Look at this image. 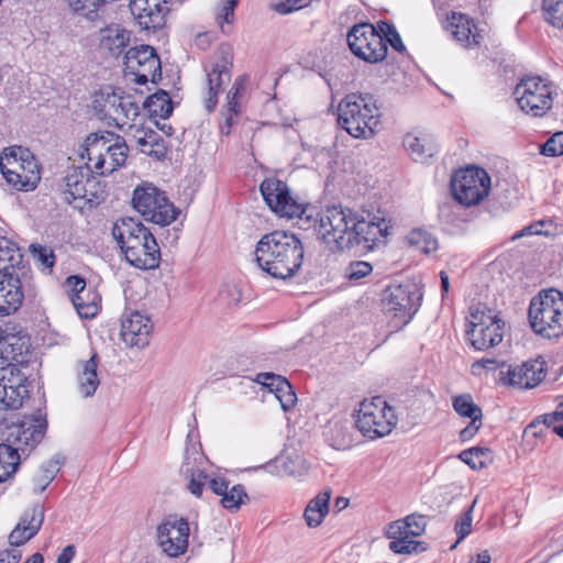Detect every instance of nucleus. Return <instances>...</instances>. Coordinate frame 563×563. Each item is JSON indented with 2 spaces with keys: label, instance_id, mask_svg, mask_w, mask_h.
<instances>
[{
  "label": "nucleus",
  "instance_id": "79ce46f5",
  "mask_svg": "<svg viewBox=\"0 0 563 563\" xmlns=\"http://www.w3.org/2000/svg\"><path fill=\"white\" fill-rule=\"evenodd\" d=\"M459 459L473 470H482L492 462L493 455L488 448L474 446L462 451Z\"/></svg>",
  "mask_w": 563,
  "mask_h": 563
},
{
  "label": "nucleus",
  "instance_id": "de8ad7c7",
  "mask_svg": "<svg viewBox=\"0 0 563 563\" xmlns=\"http://www.w3.org/2000/svg\"><path fill=\"white\" fill-rule=\"evenodd\" d=\"M477 503V498L468 506V508L462 514V516L455 521L454 531L457 534L456 542L451 547L455 549L457 543L464 540L472 531L473 510Z\"/></svg>",
  "mask_w": 563,
  "mask_h": 563
},
{
  "label": "nucleus",
  "instance_id": "2eb2a0df",
  "mask_svg": "<svg viewBox=\"0 0 563 563\" xmlns=\"http://www.w3.org/2000/svg\"><path fill=\"white\" fill-rule=\"evenodd\" d=\"M471 324L468 334L476 350H487L503 341L505 322L485 307L471 308Z\"/></svg>",
  "mask_w": 563,
  "mask_h": 563
},
{
  "label": "nucleus",
  "instance_id": "69168bd1",
  "mask_svg": "<svg viewBox=\"0 0 563 563\" xmlns=\"http://www.w3.org/2000/svg\"><path fill=\"white\" fill-rule=\"evenodd\" d=\"M540 418L534 419L523 430V438H539L543 435L545 428H540Z\"/></svg>",
  "mask_w": 563,
  "mask_h": 563
},
{
  "label": "nucleus",
  "instance_id": "39448f33",
  "mask_svg": "<svg viewBox=\"0 0 563 563\" xmlns=\"http://www.w3.org/2000/svg\"><path fill=\"white\" fill-rule=\"evenodd\" d=\"M355 212L342 206H328L319 213L316 231L331 252H342L354 246Z\"/></svg>",
  "mask_w": 563,
  "mask_h": 563
},
{
  "label": "nucleus",
  "instance_id": "dca6fc26",
  "mask_svg": "<svg viewBox=\"0 0 563 563\" xmlns=\"http://www.w3.org/2000/svg\"><path fill=\"white\" fill-rule=\"evenodd\" d=\"M347 44L355 56L371 64L387 55L386 41L371 23L355 24L347 33Z\"/></svg>",
  "mask_w": 563,
  "mask_h": 563
},
{
  "label": "nucleus",
  "instance_id": "ddd939ff",
  "mask_svg": "<svg viewBox=\"0 0 563 563\" xmlns=\"http://www.w3.org/2000/svg\"><path fill=\"white\" fill-rule=\"evenodd\" d=\"M92 108L100 119L108 120V124L119 129L129 125L140 114V107L130 96L123 97L108 90L96 93Z\"/></svg>",
  "mask_w": 563,
  "mask_h": 563
},
{
  "label": "nucleus",
  "instance_id": "13d9d810",
  "mask_svg": "<svg viewBox=\"0 0 563 563\" xmlns=\"http://www.w3.org/2000/svg\"><path fill=\"white\" fill-rule=\"evenodd\" d=\"M310 0H282L272 4V9L279 14H288L307 7Z\"/></svg>",
  "mask_w": 563,
  "mask_h": 563
},
{
  "label": "nucleus",
  "instance_id": "b1692460",
  "mask_svg": "<svg viewBox=\"0 0 563 563\" xmlns=\"http://www.w3.org/2000/svg\"><path fill=\"white\" fill-rule=\"evenodd\" d=\"M153 325L151 320L139 311L125 312L121 320V336L125 344L145 347L150 343Z\"/></svg>",
  "mask_w": 563,
  "mask_h": 563
},
{
  "label": "nucleus",
  "instance_id": "7c9ffc66",
  "mask_svg": "<svg viewBox=\"0 0 563 563\" xmlns=\"http://www.w3.org/2000/svg\"><path fill=\"white\" fill-rule=\"evenodd\" d=\"M131 42V32L120 24H111L100 31V48L113 57L126 52Z\"/></svg>",
  "mask_w": 563,
  "mask_h": 563
},
{
  "label": "nucleus",
  "instance_id": "f257e3e1",
  "mask_svg": "<svg viewBox=\"0 0 563 563\" xmlns=\"http://www.w3.org/2000/svg\"><path fill=\"white\" fill-rule=\"evenodd\" d=\"M303 255V245L298 236L283 230L264 234L254 251L257 266L273 278L284 280L300 269Z\"/></svg>",
  "mask_w": 563,
  "mask_h": 563
},
{
  "label": "nucleus",
  "instance_id": "e433bc0d",
  "mask_svg": "<svg viewBox=\"0 0 563 563\" xmlns=\"http://www.w3.org/2000/svg\"><path fill=\"white\" fill-rule=\"evenodd\" d=\"M330 498V490H324L319 493L308 503L303 512V518L309 527L314 528L322 523L324 517L329 512Z\"/></svg>",
  "mask_w": 563,
  "mask_h": 563
},
{
  "label": "nucleus",
  "instance_id": "a211bd4d",
  "mask_svg": "<svg viewBox=\"0 0 563 563\" xmlns=\"http://www.w3.org/2000/svg\"><path fill=\"white\" fill-rule=\"evenodd\" d=\"M124 66L129 74L134 75V81L139 85L148 81L156 84L162 78L161 59L148 45L129 48L124 55Z\"/></svg>",
  "mask_w": 563,
  "mask_h": 563
},
{
  "label": "nucleus",
  "instance_id": "f03ea898",
  "mask_svg": "<svg viewBox=\"0 0 563 563\" xmlns=\"http://www.w3.org/2000/svg\"><path fill=\"white\" fill-rule=\"evenodd\" d=\"M126 261L136 268L154 269L161 262V251L152 232L134 218H122L112 228Z\"/></svg>",
  "mask_w": 563,
  "mask_h": 563
},
{
  "label": "nucleus",
  "instance_id": "9d476101",
  "mask_svg": "<svg viewBox=\"0 0 563 563\" xmlns=\"http://www.w3.org/2000/svg\"><path fill=\"white\" fill-rule=\"evenodd\" d=\"M132 206L145 220L162 227L170 224L178 216V209L165 192L152 184H143L134 189Z\"/></svg>",
  "mask_w": 563,
  "mask_h": 563
},
{
  "label": "nucleus",
  "instance_id": "37998d69",
  "mask_svg": "<svg viewBox=\"0 0 563 563\" xmlns=\"http://www.w3.org/2000/svg\"><path fill=\"white\" fill-rule=\"evenodd\" d=\"M452 406L460 417L470 418L471 420H483V411L481 407L473 401V397L470 394L453 397Z\"/></svg>",
  "mask_w": 563,
  "mask_h": 563
},
{
  "label": "nucleus",
  "instance_id": "09e8293b",
  "mask_svg": "<svg viewBox=\"0 0 563 563\" xmlns=\"http://www.w3.org/2000/svg\"><path fill=\"white\" fill-rule=\"evenodd\" d=\"M245 498H247V494L244 486L238 484L227 489L221 498V504L225 509L238 510Z\"/></svg>",
  "mask_w": 563,
  "mask_h": 563
},
{
  "label": "nucleus",
  "instance_id": "49530a36",
  "mask_svg": "<svg viewBox=\"0 0 563 563\" xmlns=\"http://www.w3.org/2000/svg\"><path fill=\"white\" fill-rule=\"evenodd\" d=\"M407 240L411 246H415L426 254L432 253L438 249L437 239L429 231L423 229L412 230Z\"/></svg>",
  "mask_w": 563,
  "mask_h": 563
},
{
  "label": "nucleus",
  "instance_id": "3c124183",
  "mask_svg": "<svg viewBox=\"0 0 563 563\" xmlns=\"http://www.w3.org/2000/svg\"><path fill=\"white\" fill-rule=\"evenodd\" d=\"M64 461L65 459L63 455L55 454L49 461L41 466V482H43V484L40 487V492H43L46 486L54 479L56 474L59 472L60 465L64 463Z\"/></svg>",
  "mask_w": 563,
  "mask_h": 563
},
{
  "label": "nucleus",
  "instance_id": "052dcab7",
  "mask_svg": "<svg viewBox=\"0 0 563 563\" xmlns=\"http://www.w3.org/2000/svg\"><path fill=\"white\" fill-rule=\"evenodd\" d=\"M404 522L409 530V534L415 538L424 532L427 522L423 516L409 515L404 519Z\"/></svg>",
  "mask_w": 563,
  "mask_h": 563
},
{
  "label": "nucleus",
  "instance_id": "72a5a7b5",
  "mask_svg": "<svg viewBox=\"0 0 563 563\" xmlns=\"http://www.w3.org/2000/svg\"><path fill=\"white\" fill-rule=\"evenodd\" d=\"M2 336L0 350L4 354L5 358L16 363L26 362L25 355L29 353L30 339L27 336L10 332L8 327H5V332Z\"/></svg>",
  "mask_w": 563,
  "mask_h": 563
},
{
  "label": "nucleus",
  "instance_id": "4c0bfd02",
  "mask_svg": "<svg viewBox=\"0 0 563 563\" xmlns=\"http://www.w3.org/2000/svg\"><path fill=\"white\" fill-rule=\"evenodd\" d=\"M21 453L9 442L0 443V483L11 478L18 471Z\"/></svg>",
  "mask_w": 563,
  "mask_h": 563
},
{
  "label": "nucleus",
  "instance_id": "c03bdc74",
  "mask_svg": "<svg viewBox=\"0 0 563 563\" xmlns=\"http://www.w3.org/2000/svg\"><path fill=\"white\" fill-rule=\"evenodd\" d=\"M70 300L81 318H93L98 313V295L93 291H90V297H87V295H70Z\"/></svg>",
  "mask_w": 563,
  "mask_h": 563
},
{
  "label": "nucleus",
  "instance_id": "c9c22d12",
  "mask_svg": "<svg viewBox=\"0 0 563 563\" xmlns=\"http://www.w3.org/2000/svg\"><path fill=\"white\" fill-rule=\"evenodd\" d=\"M140 151L156 159H164L167 155V146L164 139L154 130L142 131L135 136Z\"/></svg>",
  "mask_w": 563,
  "mask_h": 563
},
{
  "label": "nucleus",
  "instance_id": "9b49d317",
  "mask_svg": "<svg viewBox=\"0 0 563 563\" xmlns=\"http://www.w3.org/2000/svg\"><path fill=\"white\" fill-rule=\"evenodd\" d=\"M47 424L46 413L38 409L8 426L4 440L13 445L21 455H29L43 441Z\"/></svg>",
  "mask_w": 563,
  "mask_h": 563
},
{
  "label": "nucleus",
  "instance_id": "4d7b16f0",
  "mask_svg": "<svg viewBox=\"0 0 563 563\" xmlns=\"http://www.w3.org/2000/svg\"><path fill=\"white\" fill-rule=\"evenodd\" d=\"M420 542L412 540V538L404 539L402 541H390L389 550L397 554H411L423 551L419 549Z\"/></svg>",
  "mask_w": 563,
  "mask_h": 563
},
{
  "label": "nucleus",
  "instance_id": "f8f14e48",
  "mask_svg": "<svg viewBox=\"0 0 563 563\" xmlns=\"http://www.w3.org/2000/svg\"><path fill=\"white\" fill-rule=\"evenodd\" d=\"M453 197L461 205H478L490 190V177L484 168L471 166L460 169L451 180Z\"/></svg>",
  "mask_w": 563,
  "mask_h": 563
},
{
  "label": "nucleus",
  "instance_id": "c85d7f7f",
  "mask_svg": "<svg viewBox=\"0 0 563 563\" xmlns=\"http://www.w3.org/2000/svg\"><path fill=\"white\" fill-rule=\"evenodd\" d=\"M449 22L452 36L463 47L475 48L481 45L483 35L475 22L466 14L453 12Z\"/></svg>",
  "mask_w": 563,
  "mask_h": 563
},
{
  "label": "nucleus",
  "instance_id": "1a4fd4ad",
  "mask_svg": "<svg viewBox=\"0 0 563 563\" xmlns=\"http://www.w3.org/2000/svg\"><path fill=\"white\" fill-rule=\"evenodd\" d=\"M355 417L356 428L372 440L389 434L397 423L394 409L382 397L363 400Z\"/></svg>",
  "mask_w": 563,
  "mask_h": 563
},
{
  "label": "nucleus",
  "instance_id": "774afa93",
  "mask_svg": "<svg viewBox=\"0 0 563 563\" xmlns=\"http://www.w3.org/2000/svg\"><path fill=\"white\" fill-rule=\"evenodd\" d=\"M210 489L219 496H223L228 489V482L222 477L212 478L209 482Z\"/></svg>",
  "mask_w": 563,
  "mask_h": 563
},
{
  "label": "nucleus",
  "instance_id": "2f4dec72",
  "mask_svg": "<svg viewBox=\"0 0 563 563\" xmlns=\"http://www.w3.org/2000/svg\"><path fill=\"white\" fill-rule=\"evenodd\" d=\"M22 263L23 254L18 244L5 236H0V272L27 273Z\"/></svg>",
  "mask_w": 563,
  "mask_h": 563
},
{
  "label": "nucleus",
  "instance_id": "4468645a",
  "mask_svg": "<svg viewBox=\"0 0 563 563\" xmlns=\"http://www.w3.org/2000/svg\"><path fill=\"white\" fill-rule=\"evenodd\" d=\"M552 93L551 84L539 76L521 79L514 91L521 110L533 117H542L551 109Z\"/></svg>",
  "mask_w": 563,
  "mask_h": 563
},
{
  "label": "nucleus",
  "instance_id": "8fccbe9b",
  "mask_svg": "<svg viewBox=\"0 0 563 563\" xmlns=\"http://www.w3.org/2000/svg\"><path fill=\"white\" fill-rule=\"evenodd\" d=\"M543 10L549 23L563 29V0H543Z\"/></svg>",
  "mask_w": 563,
  "mask_h": 563
},
{
  "label": "nucleus",
  "instance_id": "a18cd8bd",
  "mask_svg": "<svg viewBox=\"0 0 563 563\" xmlns=\"http://www.w3.org/2000/svg\"><path fill=\"white\" fill-rule=\"evenodd\" d=\"M238 3V0H219L216 3L213 15L222 33H227L224 24H232L234 22V12Z\"/></svg>",
  "mask_w": 563,
  "mask_h": 563
},
{
  "label": "nucleus",
  "instance_id": "6ab92c4d",
  "mask_svg": "<svg viewBox=\"0 0 563 563\" xmlns=\"http://www.w3.org/2000/svg\"><path fill=\"white\" fill-rule=\"evenodd\" d=\"M157 543L169 558L184 554L188 548L189 523L187 519L168 516L156 529Z\"/></svg>",
  "mask_w": 563,
  "mask_h": 563
},
{
  "label": "nucleus",
  "instance_id": "5fc2aeb1",
  "mask_svg": "<svg viewBox=\"0 0 563 563\" xmlns=\"http://www.w3.org/2000/svg\"><path fill=\"white\" fill-rule=\"evenodd\" d=\"M541 154L545 156L563 155V132L554 133L542 146Z\"/></svg>",
  "mask_w": 563,
  "mask_h": 563
},
{
  "label": "nucleus",
  "instance_id": "6e6d98bb",
  "mask_svg": "<svg viewBox=\"0 0 563 563\" xmlns=\"http://www.w3.org/2000/svg\"><path fill=\"white\" fill-rule=\"evenodd\" d=\"M31 252L35 261L45 268H52L55 264V255L52 249L42 245H31Z\"/></svg>",
  "mask_w": 563,
  "mask_h": 563
},
{
  "label": "nucleus",
  "instance_id": "0e129e2a",
  "mask_svg": "<svg viewBox=\"0 0 563 563\" xmlns=\"http://www.w3.org/2000/svg\"><path fill=\"white\" fill-rule=\"evenodd\" d=\"M482 424V420H471V422L460 431V440L462 442H466L473 439L481 429Z\"/></svg>",
  "mask_w": 563,
  "mask_h": 563
},
{
  "label": "nucleus",
  "instance_id": "aec40b11",
  "mask_svg": "<svg viewBox=\"0 0 563 563\" xmlns=\"http://www.w3.org/2000/svg\"><path fill=\"white\" fill-rule=\"evenodd\" d=\"M260 191L272 211L280 217L295 218L303 213V208L290 195L285 181L277 178H266L260 186Z\"/></svg>",
  "mask_w": 563,
  "mask_h": 563
},
{
  "label": "nucleus",
  "instance_id": "58836bf2",
  "mask_svg": "<svg viewBox=\"0 0 563 563\" xmlns=\"http://www.w3.org/2000/svg\"><path fill=\"white\" fill-rule=\"evenodd\" d=\"M151 117L167 119L173 113V101L165 90L147 97L143 103Z\"/></svg>",
  "mask_w": 563,
  "mask_h": 563
},
{
  "label": "nucleus",
  "instance_id": "a19ab883",
  "mask_svg": "<svg viewBox=\"0 0 563 563\" xmlns=\"http://www.w3.org/2000/svg\"><path fill=\"white\" fill-rule=\"evenodd\" d=\"M404 147L415 161H423L432 156V146L426 137H420L413 133H407L402 141Z\"/></svg>",
  "mask_w": 563,
  "mask_h": 563
},
{
  "label": "nucleus",
  "instance_id": "473e14b6",
  "mask_svg": "<svg viewBox=\"0 0 563 563\" xmlns=\"http://www.w3.org/2000/svg\"><path fill=\"white\" fill-rule=\"evenodd\" d=\"M97 368L98 357L96 353L89 360L79 363L77 388L85 398L93 396L100 384Z\"/></svg>",
  "mask_w": 563,
  "mask_h": 563
},
{
  "label": "nucleus",
  "instance_id": "412c9836",
  "mask_svg": "<svg viewBox=\"0 0 563 563\" xmlns=\"http://www.w3.org/2000/svg\"><path fill=\"white\" fill-rule=\"evenodd\" d=\"M26 376L15 365L0 368V409H19L27 394Z\"/></svg>",
  "mask_w": 563,
  "mask_h": 563
},
{
  "label": "nucleus",
  "instance_id": "a878e982",
  "mask_svg": "<svg viewBox=\"0 0 563 563\" xmlns=\"http://www.w3.org/2000/svg\"><path fill=\"white\" fill-rule=\"evenodd\" d=\"M44 521V509L35 505L26 509L21 516L18 525L9 534V543L12 547H20L37 534Z\"/></svg>",
  "mask_w": 563,
  "mask_h": 563
},
{
  "label": "nucleus",
  "instance_id": "f704fd0d",
  "mask_svg": "<svg viewBox=\"0 0 563 563\" xmlns=\"http://www.w3.org/2000/svg\"><path fill=\"white\" fill-rule=\"evenodd\" d=\"M191 455H199L192 450ZM181 475L188 479L187 488L196 497H200L202 494L203 486L208 479L207 474L197 466V457H194V462L190 461V452L186 451L185 461L180 467Z\"/></svg>",
  "mask_w": 563,
  "mask_h": 563
},
{
  "label": "nucleus",
  "instance_id": "cd10ccee",
  "mask_svg": "<svg viewBox=\"0 0 563 563\" xmlns=\"http://www.w3.org/2000/svg\"><path fill=\"white\" fill-rule=\"evenodd\" d=\"M507 374L510 385L526 389L533 388L545 377V362L539 358L528 361L519 366L510 367Z\"/></svg>",
  "mask_w": 563,
  "mask_h": 563
},
{
  "label": "nucleus",
  "instance_id": "423d86ee",
  "mask_svg": "<svg viewBox=\"0 0 563 563\" xmlns=\"http://www.w3.org/2000/svg\"><path fill=\"white\" fill-rule=\"evenodd\" d=\"M528 317L534 333L548 339L563 335V292L554 288L540 291L530 301Z\"/></svg>",
  "mask_w": 563,
  "mask_h": 563
},
{
  "label": "nucleus",
  "instance_id": "393cba45",
  "mask_svg": "<svg viewBox=\"0 0 563 563\" xmlns=\"http://www.w3.org/2000/svg\"><path fill=\"white\" fill-rule=\"evenodd\" d=\"M231 73L232 60L228 54H222L211 70L207 71L205 107L208 112H212L216 109L218 95L222 91V85L230 81Z\"/></svg>",
  "mask_w": 563,
  "mask_h": 563
},
{
  "label": "nucleus",
  "instance_id": "e2e57ef3",
  "mask_svg": "<svg viewBox=\"0 0 563 563\" xmlns=\"http://www.w3.org/2000/svg\"><path fill=\"white\" fill-rule=\"evenodd\" d=\"M66 283L70 288V295H87V297H90V290L86 289V282L84 278L71 275L66 279Z\"/></svg>",
  "mask_w": 563,
  "mask_h": 563
},
{
  "label": "nucleus",
  "instance_id": "7ed1b4c3",
  "mask_svg": "<svg viewBox=\"0 0 563 563\" xmlns=\"http://www.w3.org/2000/svg\"><path fill=\"white\" fill-rule=\"evenodd\" d=\"M338 123L355 139H372L380 125V111L371 93H350L338 107Z\"/></svg>",
  "mask_w": 563,
  "mask_h": 563
},
{
  "label": "nucleus",
  "instance_id": "f3484780",
  "mask_svg": "<svg viewBox=\"0 0 563 563\" xmlns=\"http://www.w3.org/2000/svg\"><path fill=\"white\" fill-rule=\"evenodd\" d=\"M421 297L413 285H394L384 291L382 307L385 313L406 324L418 311Z\"/></svg>",
  "mask_w": 563,
  "mask_h": 563
},
{
  "label": "nucleus",
  "instance_id": "6e6552de",
  "mask_svg": "<svg viewBox=\"0 0 563 563\" xmlns=\"http://www.w3.org/2000/svg\"><path fill=\"white\" fill-rule=\"evenodd\" d=\"M92 173L89 163L85 167L69 169L60 187L62 199L68 205L78 203V208H82L80 203L90 207L98 205L103 190Z\"/></svg>",
  "mask_w": 563,
  "mask_h": 563
},
{
  "label": "nucleus",
  "instance_id": "5701e85b",
  "mask_svg": "<svg viewBox=\"0 0 563 563\" xmlns=\"http://www.w3.org/2000/svg\"><path fill=\"white\" fill-rule=\"evenodd\" d=\"M27 273L0 272V316L5 317L15 313L24 299L27 284Z\"/></svg>",
  "mask_w": 563,
  "mask_h": 563
},
{
  "label": "nucleus",
  "instance_id": "0eeeda50",
  "mask_svg": "<svg viewBox=\"0 0 563 563\" xmlns=\"http://www.w3.org/2000/svg\"><path fill=\"white\" fill-rule=\"evenodd\" d=\"M0 170L18 190H33L41 180L40 166L31 152L21 146L7 148L0 156Z\"/></svg>",
  "mask_w": 563,
  "mask_h": 563
},
{
  "label": "nucleus",
  "instance_id": "338daca9",
  "mask_svg": "<svg viewBox=\"0 0 563 563\" xmlns=\"http://www.w3.org/2000/svg\"><path fill=\"white\" fill-rule=\"evenodd\" d=\"M540 418V422L543 423L545 429L554 422L563 420V409L558 405L556 409L551 413H545Z\"/></svg>",
  "mask_w": 563,
  "mask_h": 563
},
{
  "label": "nucleus",
  "instance_id": "4be33fe9",
  "mask_svg": "<svg viewBox=\"0 0 563 563\" xmlns=\"http://www.w3.org/2000/svg\"><path fill=\"white\" fill-rule=\"evenodd\" d=\"M170 0H130V11L137 25L145 31L165 26Z\"/></svg>",
  "mask_w": 563,
  "mask_h": 563
},
{
  "label": "nucleus",
  "instance_id": "bb28decb",
  "mask_svg": "<svg viewBox=\"0 0 563 563\" xmlns=\"http://www.w3.org/2000/svg\"><path fill=\"white\" fill-rule=\"evenodd\" d=\"M354 222H356L355 229H353L354 245H361L365 249L373 250L380 242H384L387 236L388 225L385 219L374 217L373 220L358 219L355 213Z\"/></svg>",
  "mask_w": 563,
  "mask_h": 563
},
{
  "label": "nucleus",
  "instance_id": "680f3d73",
  "mask_svg": "<svg viewBox=\"0 0 563 563\" xmlns=\"http://www.w3.org/2000/svg\"><path fill=\"white\" fill-rule=\"evenodd\" d=\"M246 82H247V77L245 75H241V76L236 77L233 82L232 88L228 92L227 101H239L240 102V98L245 90Z\"/></svg>",
  "mask_w": 563,
  "mask_h": 563
},
{
  "label": "nucleus",
  "instance_id": "20e7f679",
  "mask_svg": "<svg viewBox=\"0 0 563 563\" xmlns=\"http://www.w3.org/2000/svg\"><path fill=\"white\" fill-rule=\"evenodd\" d=\"M128 151L122 136L104 131L91 133L86 137L80 156L87 158L96 174L103 176L124 165Z\"/></svg>",
  "mask_w": 563,
  "mask_h": 563
},
{
  "label": "nucleus",
  "instance_id": "ea45409f",
  "mask_svg": "<svg viewBox=\"0 0 563 563\" xmlns=\"http://www.w3.org/2000/svg\"><path fill=\"white\" fill-rule=\"evenodd\" d=\"M274 467L279 476L300 477L307 473L303 459L299 455H282L274 461Z\"/></svg>",
  "mask_w": 563,
  "mask_h": 563
},
{
  "label": "nucleus",
  "instance_id": "bf43d9fd",
  "mask_svg": "<svg viewBox=\"0 0 563 563\" xmlns=\"http://www.w3.org/2000/svg\"><path fill=\"white\" fill-rule=\"evenodd\" d=\"M386 536L391 541H402L404 539L412 538L409 534L404 520H396L388 525Z\"/></svg>",
  "mask_w": 563,
  "mask_h": 563
},
{
  "label": "nucleus",
  "instance_id": "603ef678",
  "mask_svg": "<svg viewBox=\"0 0 563 563\" xmlns=\"http://www.w3.org/2000/svg\"><path fill=\"white\" fill-rule=\"evenodd\" d=\"M240 114V102L239 101H227V104L222 108L221 117L223 121L220 123V131L224 135L231 133V128L234 123V118Z\"/></svg>",
  "mask_w": 563,
  "mask_h": 563
},
{
  "label": "nucleus",
  "instance_id": "c756f323",
  "mask_svg": "<svg viewBox=\"0 0 563 563\" xmlns=\"http://www.w3.org/2000/svg\"><path fill=\"white\" fill-rule=\"evenodd\" d=\"M255 382L265 386L275 395V398L279 401L284 411H289L295 407L297 396L292 386L286 378L274 373H258Z\"/></svg>",
  "mask_w": 563,
  "mask_h": 563
},
{
  "label": "nucleus",
  "instance_id": "864d4df0",
  "mask_svg": "<svg viewBox=\"0 0 563 563\" xmlns=\"http://www.w3.org/2000/svg\"><path fill=\"white\" fill-rule=\"evenodd\" d=\"M372 271L373 267L368 262L356 261L347 265L345 268V277L350 280L357 282L369 275Z\"/></svg>",
  "mask_w": 563,
  "mask_h": 563
}]
</instances>
